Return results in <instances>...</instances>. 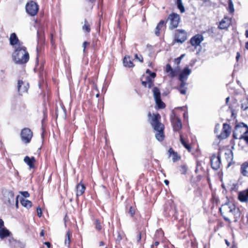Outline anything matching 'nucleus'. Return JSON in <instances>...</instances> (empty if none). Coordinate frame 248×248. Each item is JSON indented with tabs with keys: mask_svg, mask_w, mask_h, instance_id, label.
<instances>
[{
	"mask_svg": "<svg viewBox=\"0 0 248 248\" xmlns=\"http://www.w3.org/2000/svg\"><path fill=\"white\" fill-rule=\"evenodd\" d=\"M24 162L27 163L29 166L30 168H33L34 167V163L35 161V158L34 157H32L31 158L29 157L28 156H26L24 159Z\"/></svg>",
	"mask_w": 248,
	"mask_h": 248,
	"instance_id": "nucleus-22",
	"label": "nucleus"
},
{
	"mask_svg": "<svg viewBox=\"0 0 248 248\" xmlns=\"http://www.w3.org/2000/svg\"><path fill=\"white\" fill-rule=\"evenodd\" d=\"M10 232L6 228H2L0 229V238L3 239L5 237L10 235Z\"/></svg>",
	"mask_w": 248,
	"mask_h": 248,
	"instance_id": "nucleus-29",
	"label": "nucleus"
},
{
	"mask_svg": "<svg viewBox=\"0 0 248 248\" xmlns=\"http://www.w3.org/2000/svg\"><path fill=\"white\" fill-rule=\"evenodd\" d=\"M134 57L135 59L138 60L140 62H143V58L141 55L139 56L138 54H136L134 56Z\"/></svg>",
	"mask_w": 248,
	"mask_h": 248,
	"instance_id": "nucleus-41",
	"label": "nucleus"
},
{
	"mask_svg": "<svg viewBox=\"0 0 248 248\" xmlns=\"http://www.w3.org/2000/svg\"><path fill=\"white\" fill-rule=\"evenodd\" d=\"M180 19L179 15L175 13L171 14L168 17V20L170 21V28L174 29L177 27Z\"/></svg>",
	"mask_w": 248,
	"mask_h": 248,
	"instance_id": "nucleus-9",
	"label": "nucleus"
},
{
	"mask_svg": "<svg viewBox=\"0 0 248 248\" xmlns=\"http://www.w3.org/2000/svg\"><path fill=\"white\" fill-rule=\"evenodd\" d=\"M10 42V44L14 46V48H16L18 46L23 45V43L19 40L15 33H13L11 34Z\"/></svg>",
	"mask_w": 248,
	"mask_h": 248,
	"instance_id": "nucleus-12",
	"label": "nucleus"
},
{
	"mask_svg": "<svg viewBox=\"0 0 248 248\" xmlns=\"http://www.w3.org/2000/svg\"><path fill=\"white\" fill-rule=\"evenodd\" d=\"M225 156L229 164H230L233 158V155L232 150L230 149L227 150L225 153Z\"/></svg>",
	"mask_w": 248,
	"mask_h": 248,
	"instance_id": "nucleus-23",
	"label": "nucleus"
},
{
	"mask_svg": "<svg viewBox=\"0 0 248 248\" xmlns=\"http://www.w3.org/2000/svg\"><path fill=\"white\" fill-rule=\"evenodd\" d=\"M185 54H182L178 58L175 59L174 62L177 65H179L181 62V61L183 58V57L185 56Z\"/></svg>",
	"mask_w": 248,
	"mask_h": 248,
	"instance_id": "nucleus-38",
	"label": "nucleus"
},
{
	"mask_svg": "<svg viewBox=\"0 0 248 248\" xmlns=\"http://www.w3.org/2000/svg\"><path fill=\"white\" fill-rule=\"evenodd\" d=\"M82 30L83 31H85L87 32H89L90 31V25L86 19H85L84 20V24L82 26Z\"/></svg>",
	"mask_w": 248,
	"mask_h": 248,
	"instance_id": "nucleus-35",
	"label": "nucleus"
},
{
	"mask_svg": "<svg viewBox=\"0 0 248 248\" xmlns=\"http://www.w3.org/2000/svg\"><path fill=\"white\" fill-rule=\"evenodd\" d=\"M129 213L130 214V215L132 216L135 214V211L134 209L132 208V207H130L129 211Z\"/></svg>",
	"mask_w": 248,
	"mask_h": 248,
	"instance_id": "nucleus-46",
	"label": "nucleus"
},
{
	"mask_svg": "<svg viewBox=\"0 0 248 248\" xmlns=\"http://www.w3.org/2000/svg\"><path fill=\"white\" fill-rule=\"evenodd\" d=\"M245 47L248 50V41L246 43Z\"/></svg>",
	"mask_w": 248,
	"mask_h": 248,
	"instance_id": "nucleus-62",
	"label": "nucleus"
},
{
	"mask_svg": "<svg viewBox=\"0 0 248 248\" xmlns=\"http://www.w3.org/2000/svg\"><path fill=\"white\" fill-rule=\"evenodd\" d=\"M146 73H148L149 75V76H151V74L152 73L151 72V71H150V70H149V69H147L146 70Z\"/></svg>",
	"mask_w": 248,
	"mask_h": 248,
	"instance_id": "nucleus-57",
	"label": "nucleus"
},
{
	"mask_svg": "<svg viewBox=\"0 0 248 248\" xmlns=\"http://www.w3.org/2000/svg\"><path fill=\"white\" fill-rule=\"evenodd\" d=\"M191 71L187 67H185L179 76V80L184 83L187 79L188 76L190 74Z\"/></svg>",
	"mask_w": 248,
	"mask_h": 248,
	"instance_id": "nucleus-14",
	"label": "nucleus"
},
{
	"mask_svg": "<svg viewBox=\"0 0 248 248\" xmlns=\"http://www.w3.org/2000/svg\"><path fill=\"white\" fill-rule=\"evenodd\" d=\"M140 239H141V235H140V234H139L138 236V240H137L138 242H139L140 240Z\"/></svg>",
	"mask_w": 248,
	"mask_h": 248,
	"instance_id": "nucleus-55",
	"label": "nucleus"
},
{
	"mask_svg": "<svg viewBox=\"0 0 248 248\" xmlns=\"http://www.w3.org/2000/svg\"><path fill=\"white\" fill-rule=\"evenodd\" d=\"M160 116L159 114H153L149 112L148 113V119L155 131L156 132L155 137L156 139L161 141L164 140V125L160 122Z\"/></svg>",
	"mask_w": 248,
	"mask_h": 248,
	"instance_id": "nucleus-2",
	"label": "nucleus"
},
{
	"mask_svg": "<svg viewBox=\"0 0 248 248\" xmlns=\"http://www.w3.org/2000/svg\"><path fill=\"white\" fill-rule=\"evenodd\" d=\"M240 171L241 174L245 177H248V162H246L241 166Z\"/></svg>",
	"mask_w": 248,
	"mask_h": 248,
	"instance_id": "nucleus-21",
	"label": "nucleus"
},
{
	"mask_svg": "<svg viewBox=\"0 0 248 248\" xmlns=\"http://www.w3.org/2000/svg\"><path fill=\"white\" fill-rule=\"evenodd\" d=\"M12 56L15 63L19 64L26 63L29 60V54L27 50L26 47L23 45L18 46L14 48Z\"/></svg>",
	"mask_w": 248,
	"mask_h": 248,
	"instance_id": "nucleus-3",
	"label": "nucleus"
},
{
	"mask_svg": "<svg viewBox=\"0 0 248 248\" xmlns=\"http://www.w3.org/2000/svg\"><path fill=\"white\" fill-rule=\"evenodd\" d=\"M33 133L29 128H24L21 132V138L22 140L25 143L30 142L32 137Z\"/></svg>",
	"mask_w": 248,
	"mask_h": 248,
	"instance_id": "nucleus-6",
	"label": "nucleus"
},
{
	"mask_svg": "<svg viewBox=\"0 0 248 248\" xmlns=\"http://www.w3.org/2000/svg\"><path fill=\"white\" fill-rule=\"evenodd\" d=\"M219 211L226 221L234 220L236 221L240 217L239 209L234 204L229 202L222 205L219 208Z\"/></svg>",
	"mask_w": 248,
	"mask_h": 248,
	"instance_id": "nucleus-1",
	"label": "nucleus"
},
{
	"mask_svg": "<svg viewBox=\"0 0 248 248\" xmlns=\"http://www.w3.org/2000/svg\"><path fill=\"white\" fill-rule=\"evenodd\" d=\"M225 242H226V244H227V245L229 246V243L228 242V241L227 240H225Z\"/></svg>",
	"mask_w": 248,
	"mask_h": 248,
	"instance_id": "nucleus-64",
	"label": "nucleus"
},
{
	"mask_svg": "<svg viewBox=\"0 0 248 248\" xmlns=\"http://www.w3.org/2000/svg\"><path fill=\"white\" fill-rule=\"evenodd\" d=\"M18 196H17V198H18ZM16 207H18V200H17V199H16Z\"/></svg>",
	"mask_w": 248,
	"mask_h": 248,
	"instance_id": "nucleus-63",
	"label": "nucleus"
},
{
	"mask_svg": "<svg viewBox=\"0 0 248 248\" xmlns=\"http://www.w3.org/2000/svg\"><path fill=\"white\" fill-rule=\"evenodd\" d=\"M164 183H165V184L166 185H168L169 184V181H168V180H165L164 181Z\"/></svg>",
	"mask_w": 248,
	"mask_h": 248,
	"instance_id": "nucleus-61",
	"label": "nucleus"
},
{
	"mask_svg": "<svg viewBox=\"0 0 248 248\" xmlns=\"http://www.w3.org/2000/svg\"><path fill=\"white\" fill-rule=\"evenodd\" d=\"M231 21L229 18L224 17L219 23V28L221 29H227L230 24Z\"/></svg>",
	"mask_w": 248,
	"mask_h": 248,
	"instance_id": "nucleus-19",
	"label": "nucleus"
},
{
	"mask_svg": "<svg viewBox=\"0 0 248 248\" xmlns=\"http://www.w3.org/2000/svg\"><path fill=\"white\" fill-rule=\"evenodd\" d=\"M45 245L46 246V247L48 248H50L51 247V244L49 242H45Z\"/></svg>",
	"mask_w": 248,
	"mask_h": 248,
	"instance_id": "nucleus-49",
	"label": "nucleus"
},
{
	"mask_svg": "<svg viewBox=\"0 0 248 248\" xmlns=\"http://www.w3.org/2000/svg\"><path fill=\"white\" fill-rule=\"evenodd\" d=\"M122 239V237L121 236V235L119 232H118V235L116 238V241H120Z\"/></svg>",
	"mask_w": 248,
	"mask_h": 248,
	"instance_id": "nucleus-48",
	"label": "nucleus"
},
{
	"mask_svg": "<svg viewBox=\"0 0 248 248\" xmlns=\"http://www.w3.org/2000/svg\"><path fill=\"white\" fill-rule=\"evenodd\" d=\"M21 194L25 198L29 197L30 196L29 193L27 191L20 192Z\"/></svg>",
	"mask_w": 248,
	"mask_h": 248,
	"instance_id": "nucleus-42",
	"label": "nucleus"
},
{
	"mask_svg": "<svg viewBox=\"0 0 248 248\" xmlns=\"http://www.w3.org/2000/svg\"><path fill=\"white\" fill-rule=\"evenodd\" d=\"M229 99H230V98L229 97H227L226 98V103L227 104L229 101Z\"/></svg>",
	"mask_w": 248,
	"mask_h": 248,
	"instance_id": "nucleus-59",
	"label": "nucleus"
},
{
	"mask_svg": "<svg viewBox=\"0 0 248 248\" xmlns=\"http://www.w3.org/2000/svg\"><path fill=\"white\" fill-rule=\"evenodd\" d=\"M159 242H158V241L155 242L154 245H152L151 246V248H153L154 246H158L159 245Z\"/></svg>",
	"mask_w": 248,
	"mask_h": 248,
	"instance_id": "nucleus-51",
	"label": "nucleus"
},
{
	"mask_svg": "<svg viewBox=\"0 0 248 248\" xmlns=\"http://www.w3.org/2000/svg\"><path fill=\"white\" fill-rule=\"evenodd\" d=\"M248 144V136H245L243 138Z\"/></svg>",
	"mask_w": 248,
	"mask_h": 248,
	"instance_id": "nucleus-54",
	"label": "nucleus"
},
{
	"mask_svg": "<svg viewBox=\"0 0 248 248\" xmlns=\"http://www.w3.org/2000/svg\"><path fill=\"white\" fill-rule=\"evenodd\" d=\"M170 154V156H172V159L173 162L177 161L179 158L177 154L174 152L172 148H170L168 151Z\"/></svg>",
	"mask_w": 248,
	"mask_h": 248,
	"instance_id": "nucleus-31",
	"label": "nucleus"
},
{
	"mask_svg": "<svg viewBox=\"0 0 248 248\" xmlns=\"http://www.w3.org/2000/svg\"><path fill=\"white\" fill-rule=\"evenodd\" d=\"M123 63L124 66L132 67L134 66L133 62L129 57H125L124 59Z\"/></svg>",
	"mask_w": 248,
	"mask_h": 248,
	"instance_id": "nucleus-26",
	"label": "nucleus"
},
{
	"mask_svg": "<svg viewBox=\"0 0 248 248\" xmlns=\"http://www.w3.org/2000/svg\"><path fill=\"white\" fill-rule=\"evenodd\" d=\"M238 198L241 202H248V189L239 192Z\"/></svg>",
	"mask_w": 248,
	"mask_h": 248,
	"instance_id": "nucleus-17",
	"label": "nucleus"
},
{
	"mask_svg": "<svg viewBox=\"0 0 248 248\" xmlns=\"http://www.w3.org/2000/svg\"><path fill=\"white\" fill-rule=\"evenodd\" d=\"M245 35L247 38H248V30L246 31Z\"/></svg>",
	"mask_w": 248,
	"mask_h": 248,
	"instance_id": "nucleus-60",
	"label": "nucleus"
},
{
	"mask_svg": "<svg viewBox=\"0 0 248 248\" xmlns=\"http://www.w3.org/2000/svg\"><path fill=\"white\" fill-rule=\"evenodd\" d=\"M177 4L178 9L180 10L181 13L185 12V8L183 6L182 0H177Z\"/></svg>",
	"mask_w": 248,
	"mask_h": 248,
	"instance_id": "nucleus-36",
	"label": "nucleus"
},
{
	"mask_svg": "<svg viewBox=\"0 0 248 248\" xmlns=\"http://www.w3.org/2000/svg\"><path fill=\"white\" fill-rule=\"evenodd\" d=\"M203 40V37L201 34H197L191 38L190 43L192 46L196 47Z\"/></svg>",
	"mask_w": 248,
	"mask_h": 248,
	"instance_id": "nucleus-13",
	"label": "nucleus"
},
{
	"mask_svg": "<svg viewBox=\"0 0 248 248\" xmlns=\"http://www.w3.org/2000/svg\"><path fill=\"white\" fill-rule=\"evenodd\" d=\"M231 128L229 124H224L223 125L222 131L218 136V138L224 139L227 138L231 133Z\"/></svg>",
	"mask_w": 248,
	"mask_h": 248,
	"instance_id": "nucleus-11",
	"label": "nucleus"
},
{
	"mask_svg": "<svg viewBox=\"0 0 248 248\" xmlns=\"http://www.w3.org/2000/svg\"><path fill=\"white\" fill-rule=\"evenodd\" d=\"M187 38V34L185 31L183 30H178L176 31L175 33V41L177 42L182 43L185 42Z\"/></svg>",
	"mask_w": 248,
	"mask_h": 248,
	"instance_id": "nucleus-10",
	"label": "nucleus"
},
{
	"mask_svg": "<svg viewBox=\"0 0 248 248\" xmlns=\"http://www.w3.org/2000/svg\"><path fill=\"white\" fill-rule=\"evenodd\" d=\"M170 119L173 130L175 131H179L182 127L180 119L177 117L174 113L171 114Z\"/></svg>",
	"mask_w": 248,
	"mask_h": 248,
	"instance_id": "nucleus-8",
	"label": "nucleus"
},
{
	"mask_svg": "<svg viewBox=\"0 0 248 248\" xmlns=\"http://www.w3.org/2000/svg\"><path fill=\"white\" fill-rule=\"evenodd\" d=\"M104 245V243L103 241H100L99 242V246H103Z\"/></svg>",
	"mask_w": 248,
	"mask_h": 248,
	"instance_id": "nucleus-56",
	"label": "nucleus"
},
{
	"mask_svg": "<svg viewBox=\"0 0 248 248\" xmlns=\"http://www.w3.org/2000/svg\"><path fill=\"white\" fill-rule=\"evenodd\" d=\"M248 133V127L244 123L236 125L233 136L236 139H242Z\"/></svg>",
	"mask_w": 248,
	"mask_h": 248,
	"instance_id": "nucleus-4",
	"label": "nucleus"
},
{
	"mask_svg": "<svg viewBox=\"0 0 248 248\" xmlns=\"http://www.w3.org/2000/svg\"><path fill=\"white\" fill-rule=\"evenodd\" d=\"M212 202L213 204V206L211 207V208L213 210V208L217 206V198L216 197V193L212 194Z\"/></svg>",
	"mask_w": 248,
	"mask_h": 248,
	"instance_id": "nucleus-37",
	"label": "nucleus"
},
{
	"mask_svg": "<svg viewBox=\"0 0 248 248\" xmlns=\"http://www.w3.org/2000/svg\"><path fill=\"white\" fill-rule=\"evenodd\" d=\"M165 22L163 20H161L159 23L157 24L155 30V34L157 36H158L160 34L159 31L162 29L165 26Z\"/></svg>",
	"mask_w": 248,
	"mask_h": 248,
	"instance_id": "nucleus-28",
	"label": "nucleus"
},
{
	"mask_svg": "<svg viewBox=\"0 0 248 248\" xmlns=\"http://www.w3.org/2000/svg\"><path fill=\"white\" fill-rule=\"evenodd\" d=\"M11 248H24L25 244L13 238L9 239Z\"/></svg>",
	"mask_w": 248,
	"mask_h": 248,
	"instance_id": "nucleus-16",
	"label": "nucleus"
},
{
	"mask_svg": "<svg viewBox=\"0 0 248 248\" xmlns=\"http://www.w3.org/2000/svg\"><path fill=\"white\" fill-rule=\"evenodd\" d=\"M17 87L18 92L21 93H26L28 91L29 85L28 83L19 80L18 82Z\"/></svg>",
	"mask_w": 248,
	"mask_h": 248,
	"instance_id": "nucleus-15",
	"label": "nucleus"
},
{
	"mask_svg": "<svg viewBox=\"0 0 248 248\" xmlns=\"http://www.w3.org/2000/svg\"><path fill=\"white\" fill-rule=\"evenodd\" d=\"M155 77V73L154 72L151 74V76H143L144 79L145 78V80L148 83V87L149 88H151L153 86V79Z\"/></svg>",
	"mask_w": 248,
	"mask_h": 248,
	"instance_id": "nucleus-18",
	"label": "nucleus"
},
{
	"mask_svg": "<svg viewBox=\"0 0 248 248\" xmlns=\"http://www.w3.org/2000/svg\"><path fill=\"white\" fill-rule=\"evenodd\" d=\"M180 141L181 142V143L183 145V146L186 149L188 150V151H190V150H191V147L190 146V145H189L188 144H187L186 141L184 140V139H183V136L182 134H180Z\"/></svg>",
	"mask_w": 248,
	"mask_h": 248,
	"instance_id": "nucleus-34",
	"label": "nucleus"
},
{
	"mask_svg": "<svg viewBox=\"0 0 248 248\" xmlns=\"http://www.w3.org/2000/svg\"><path fill=\"white\" fill-rule=\"evenodd\" d=\"M141 81H142V84L144 86L146 87L148 86V83L146 81L144 80V77H142L141 78Z\"/></svg>",
	"mask_w": 248,
	"mask_h": 248,
	"instance_id": "nucleus-45",
	"label": "nucleus"
},
{
	"mask_svg": "<svg viewBox=\"0 0 248 248\" xmlns=\"http://www.w3.org/2000/svg\"><path fill=\"white\" fill-rule=\"evenodd\" d=\"M210 163L212 168L215 170H217V157L215 154L212 155L210 158Z\"/></svg>",
	"mask_w": 248,
	"mask_h": 248,
	"instance_id": "nucleus-25",
	"label": "nucleus"
},
{
	"mask_svg": "<svg viewBox=\"0 0 248 248\" xmlns=\"http://www.w3.org/2000/svg\"><path fill=\"white\" fill-rule=\"evenodd\" d=\"M242 108L244 110L248 109V100H247L242 105Z\"/></svg>",
	"mask_w": 248,
	"mask_h": 248,
	"instance_id": "nucleus-39",
	"label": "nucleus"
},
{
	"mask_svg": "<svg viewBox=\"0 0 248 248\" xmlns=\"http://www.w3.org/2000/svg\"><path fill=\"white\" fill-rule=\"evenodd\" d=\"M153 92L155 103L157 107L160 108H164L165 105L161 100L159 90L157 87H154L153 90Z\"/></svg>",
	"mask_w": 248,
	"mask_h": 248,
	"instance_id": "nucleus-7",
	"label": "nucleus"
},
{
	"mask_svg": "<svg viewBox=\"0 0 248 248\" xmlns=\"http://www.w3.org/2000/svg\"><path fill=\"white\" fill-rule=\"evenodd\" d=\"M71 232L70 231H68L65 234V238L64 240L65 245L69 247L70 243V237L71 236Z\"/></svg>",
	"mask_w": 248,
	"mask_h": 248,
	"instance_id": "nucleus-32",
	"label": "nucleus"
},
{
	"mask_svg": "<svg viewBox=\"0 0 248 248\" xmlns=\"http://www.w3.org/2000/svg\"><path fill=\"white\" fill-rule=\"evenodd\" d=\"M240 57V53L239 52H237V54H236V59L237 61H238Z\"/></svg>",
	"mask_w": 248,
	"mask_h": 248,
	"instance_id": "nucleus-52",
	"label": "nucleus"
},
{
	"mask_svg": "<svg viewBox=\"0 0 248 248\" xmlns=\"http://www.w3.org/2000/svg\"><path fill=\"white\" fill-rule=\"evenodd\" d=\"M95 228L98 231H99L101 229V226L100 222L98 220L96 221Z\"/></svg>",
	"mask_w": 248,
	"mask_h": 248,
	"instance_id": "nucleus-40",
	"label": "nucleus"
},
{
	"mask_svg": "<svg viewBox=\"0 0 248 248\" xmlns=\"http://www.w3.org/2000/svg\"><path fill=\"white\" fill-rule=\"evenodd\" d=\"M186 84V83L185 82V81H184V83H183V82H181V84L180 85L181 88L183 87Z\"/></svg>",
	"mask_w": 248,
	"mask_h": 248,
	"instance_id": "nucleus-53",
	"label": "nucleus"
},
{
	"mask_svg": "<svg viewBox=\"0 0 248 248\" xmlns=\"http://www.w3.org/2000/svg\"><path fill=\"white\" fill-rule=\"evenodd\" d=\"M40 235L41 236H43L44 235V232L43 230H42L40 233Z\"/></svg>",
	"mask_w": 248,
	"mask_h": 248,
	"instance_id": "nucleus-58",
	"label": "nucleus"
},
{
	"mask_svg": "<svg viewBox=\"0 0 248 248\" xmlns=\"http://www.w3.org/2000/svg\"><path fill=\"white\" fill-rule=\"evenodd\" d=\"M4 226V222L3 221L0 219V229H1V228Z\"/></svg>",
	"mask_w": 248,
	"mask_h": 248,
	"instance_id": "nucleus-50",
	"label": "nucleus"
},
{
	"mask_svg": "<svg viewBox=\"0 0 248 248\" xmlns=\"http://www.w3.org/2000/svg\"><path fill=\"white\" fill-rule=\"evenodd\" d=\"M89 45L90 43L86 41H85L83 43L82 46L83 47V52H85V48L87 46H89Z\"/></svg>",
	"mask_w": 248,
	"mask_h": 248,
	"instance_id": "nucleus-43",
	"label": "nucleus"
},
{
	"mask_svg": "<svg viewBox=\"0 0 248 248\" xmlns=\"http://www.w3.org/2000/svg\"><path fill=\"white\" fill-rule=\"evenodd\" d=\"M39 10L38 4L33 1L27 3L26 5V11L31 16H34L37 14Z\"/></svg>",
	"mask_w": 248,
	"mask_h": 248,
	"instance_id": "nucleus-5",
	"label": "nucleus"
},
{
	"mask_svg": "<svg viewBox=\"0 0 248 248\" xmlns=\"http://www.w3.org/2000/svg\"><path fill=\"white\" fill-rule=\"evenodd\" d=\"M21 203L23 206L27 208H30L32 205L31 201L23 199L21 200Z\"/></svg>",
	"mask_w": 248,
	"mask_h": 248,
	"instance_id": "nucleus-33",
	"label": "nucleus"
},
{
	"mask_svg": "<svg viewBox=\"0 0 248 248\" xmlns=\"http://www.w3.org/2000/svg\"><path fill=\"white\" fill-rule=\"evenodd\" d=\"M179 91H180L181 93L182 94H185L186 92V89H185L181 88Z\"/></svg>",
	"mask_w": 248,
	"mask_h": 248,
	"instance_id": "nucleus-47",
	"label": "nucleus"
},
{
	"mask_svg": "<svg viewBox=\"0 0 248 248\" xmlns=\"http://www.w3.org/2000/svg\"><path fill=\"white\" fill-rule=\"evenodd\" d=\"M37 212L38 216L40 217L42 215V210L40 207L37 208Z\"/></svg>",
	"mask_w": 248,
	"mask_h": 248,
	"instance_id": "nucleus-44",
	"label": "nucleus"
},
{
	"mask_svg": "<svg viewBox=\"0 0 248 248\" xmlns=\"http://www.w3.org/2000/svg\"><path fill=\"white\" fill-rule=\"evenodd\" d=\"M5 200L8 204H13L14 202V194L12 191L8 192L5 196Z\"/></svg>",
	"mask_w": 248,
	"mask_h": 248,
	"instance_id": "nucleus-20",
	"label": "nucleus"
},
{
	"mask_svg": "<svg viewBox=\"0 0 248 248\" xmlns=\"http://www.w3.org/2000/svg\"><path fill=\"white\" fill-rule=\"evenodd\" d=\"M85 186L84 185L79 183L77 186V196H81L85 191Z\"/></svg>",
	"mask_w": 248,
	"mask_h": 248,
	"instance_id": "nucleus-24",
	"label": "nucleus"
},
{
	"mask_svg": "<svg viewBox=\"0 0 248 248\" xmlns=\"http://www.w3.org/2000/svg\"><path fill=\"white\" fill-rule=\"evenodd\" d=\"M166 71L167 73H170V74L171 77H174L176 76V70H173L171 66L168 64L166 65Z\"/></svg>",
	"mask_w": 248,
	"mask_h": 248,
	"instance_id": "nucleus-30",
	"label": "nucleus"
},
{
	"mask_svg": "<svg viewBox=\"0 0 248 248\" xmlns=\"http://www.w3.org/2000/svg\"><path fill=\"white\" fill-rule=\"evenodd\" d=\"M226 2L229 3L228 10L231 13H232L234 11L233 4L232 0H221L220 2L225 4Z\"/></svg>",
	"mask_w": 248,
	"mask_h": 248,
	"instance_id": "nucleus-27",
	"label": "nucleus"
}]
</instances>
